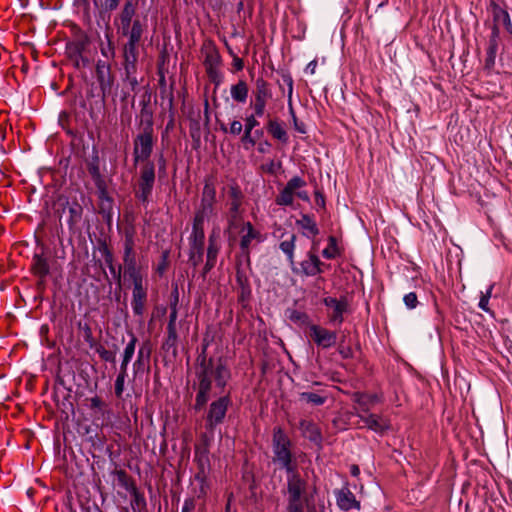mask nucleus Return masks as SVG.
<instances>
[{
  "label": "nucleus",
  "mask_w": 512,
  "mask_h": 512,
  "mask_svg": "<svg viewBox=\"0 0 512 512\" xmlns=\"http://www.w3.org/2000/svg\"><path fill=\"white\" fill-rule=\"evenodd\" d=\"M493 19L494 24H497L498 27L500 25L505 26L507 29L511 27V20L508 12L497 5L493 8Z\"/></svg>",
  "instance_id": "obj_29"
},
{
  "label": "nucleus",
  "mask_w": 512,
  "mask_h": 512,
  "mask_svg": "<svg viewBox=\"0 0 512 512\" xmlns=\"http://www.w3.org/2000/svg\"><path fill=\"white\" fill-rule=\"evenodd\" d=\"M359 417L364 426L375 432L382 433L389 427L387 421L378 415L365 413Z\"/></svg>",
  "instance_id": "obj_22"
},
{
  "label": "nucleus",
  "mask_w": 512,
  "mask_h": 512,
  "mask_svg": "<svg viewBox=\"0 0 512 512\" xmlns=\"http://www.w3.org/2000/svg\"><path fill=\"white\" fill-rule=\"evenodd\" d=\"M271 449L273 465L286 473L283 494L286 497L287 512H305L309 501L308 476L306 472L299 471L304 454L293 449L290 437L280 426L273 428Z\"/></svg>",
  "instance_id": "obj_1"
},
{
  "label": "nucleus",
  "mask_w": 512,
  "mask_h": 512,
  "mask_svg": "<svg viewBox=\"0 0 512 512\" xmlns=\"http://www.w3.org/2000/svg\"><path fill=\"white\" fill-rule=\"evenodd\" d=\"M138 57V48L123 49V66L125 71V81L127 82L132 91H135L139 85V82L136 77Z\"/></svg>",
  "instance_id": "obj_10"
},
{
  "label": "nucleus",
  "mask_w": 512,
  "mask_h": 512,
  "mask_svg": "<svg viewBox=\"0 0 512 512\" xmlns=\"http://www.w3.org/2000/svg\"><path fill=\"white\" fill-rule=\"evenodd\" d=\"M100 213L109 222L112 218L113 200L106 199L99 204Z\"/></svg>",
  "instance_id": "obj_41"
},
{
  "label": "nucleus",
  "mask_w": 512,
  "mask_h": 512,
  "mask_svg": "<svg viewBox=\"0 0 512 512\" xmlns=\"http://www.w3.org/2000/svg\"><path fill=\"white\" fill-rule=\"evenodd\" d=\"M241 233L240 247L243 252L247 253L249 251V247L253 240L261 241L260 232L257 231L250 222L243 224Z\"/></svg>",
  "instance_id": "obj_21"
},
{
  "label": "nucleus",
  "mask_w": 512,
  "mask_h": 512,
  "mask_svg": "<svg viewBox=\"0 0 512 512\" xmlns=\"http://www.w3.org/2000/svg\"><path fill=\"white\" fill-rule=\"evenodd\" d=\"M301 435L310 442L320 445L322 442V434L320 428L311 420L301 419L298 425Z\"/></svg>",
  "instance_id": "obj_19"
},
{
  "label": "nucleus",
  "mask_w": 512,
  "mask_h": 512,
  "mask_svg": "<svg viewBox=\"0 0 512 512\" xmlns=\"http://www.w3.org/2000/svg\"><path fill=\"white\" fill-rule=\"evenodd\" d=\"M195 480L200 483V494L198 496L200 497L201 495H205L206 494V489H205L206 477H205V473H204V469L203 468L201 469L200 472H198L196 474Z\"/></svg>",
  "instance_id": "obj_53"
},
{
  "label": "nucleus",
  "mask_w": 512,
  "mask_h": 512,
  "mask_svg": "<svg viewBox=\"0 0 512 512\" xmlns=\"http://www.w3.org/2000/svg\"><path fill=\"white\" fill-rule=\"evenodd\" d=\"M82 329L84 331V339H85V341L88 343L90 348H95L97 346V344H96L95 339L93 337L92 330H91L90 326L85 324L82 327Z\"/></svg>",
  "instance_id": "obj_50"
},
{
  "label": "nucleus",
  "mask_w": 512,
  "mask_h": 512,
  "mask_svg": "<svg viewBox=\"0 0 512 512\" xmlns=\"http://www.w3.org/2000/svg\"><path fill=\"white\" fill-rule=\"evenodd\" d=\"M111 274L114 276V278L117 280L118 284L121 283V269L122 267L119 266L118 270H116L114 265L108 266Z\"/></svg>",
  "instance_id": "obj_60"
},
{
  "label": "nucleus",
  "mask_w": 512,
  "mask_h": 512,
  "mask_svg": "<svg viewBox=\"0 0 512 512\" xmlns=\"http://www.w3.org/2000/svg\"><path fill=\"white\" fill-rule=\"evenodd\" d=\"M316 68H317V60L314 59L307 64V66L305 68V72L310 73V74H315Z\"/></svg>",
  "instance_id": "obj_63"
},
{
  "label": "nucleus",
  "mask_w": 512,
  "mask_h": 512,
  "mask_svg": "<svg viewBox=\"0 0 512 512\" xmlns=\"http://www.w3.org/2000/svg\"><path fill=\"white\" fill-rule=\"evenodd\" d=\"M130 361L131 360H129V359L122 358L119 374L126 375V376L128 375L127 374V368H128V364L130 363Z\"/></svg>",
  "instance_id": "obj_64"
},
{
  "label": "nucleus",
  "mask_w": 512,
  "mask_h": 512,
  "mask_svg": "<svg viewBox=\"0 0 512 512\" xmlns=\"http://www.w3.org/2000/svg\"><path fill=\"white\" fill-rule=\"evenodd\" d=\"M306 186V182L299 176L292 177L275 199L277 205L290 206L293 204L295 191Z\"/></svg>",
  "instance_id": "obj_12"
},
{
  "label": "nucleus",
  "mask_w": 512,
  "mask_h": 512,
  "mask_svg": "<svg viewBox=\"0 0 512 512\" xmlns=\"http://www.w3.org/2000/svg\"><path fill=\"white\" fill-rule=\"evenodd\" d=\"M155 183V166L152 162H146L140 170L138 188L135 197L142 203H147L152 194Z\"/></svg>",
  "instance_id": "obj_8"
},
{
  "label": "nucleus",
  "mask_w": 512,
  "mask_h": 512,
  "mask_svg": "<svg viewBox=\"0 0 512 512\" xmlns=\"http://www.w3.org/2000/svg\"><path fill=\"white\" fill-rule=\"evenodd\" d=\"M296 223L302 229L307 230L312 236H316L319 234L317 224L310 215L303 214L301 216V219L297 220Z\"/></svg>",
  "instance_id": "obj_30"
},
{
  "label": "nucleus",
  "mask_w": 512,
  "mask_h": 512,
  "mask_svg": "<svg viewBox=\"0 0 512 512\" xmlns=\"http://www.w3.org/2000/svg\"><path fill=\"white\" fill-rule=\"evenodd\" d=\"M219 235L215 232L209 236V243L206 254V263L203 269V275L210 272L216 265L217 256L220 251V244L218 243Z\"/></svg>",
  "instance_id": "obj_18"
},
{
  "label": "nucleus",
  "mask_w": 512,
  "mask_h": 512,
  "mask_svg": "<svg viewBox=\"0 0 512 512\" xmlns=\"http://www.w3.org/2000/svg\"><path fill=\"white\" fill-rule=\"evenodd\" d=\"M500 30L497 24H494L492 27L491 36L489 39V45H495L498 46V39H499Z\"/></svg>",
  "instance_id": "obj_55"
},
{
  "label": "nucleus",
  "mask_w": 512,
  "mask_h": 512,
  "mask_svg": "<svg viewBox=\"0 0 512 512\" xmlns=\"http://www.w3.org/2000/svg\"><path fill=\"white\" fill-rule=\"evenodd\" d=\"M124 276L129 277L132 282L143 279V276L137 267L136 256L134 253V237L132 232H127L124 240Z\"/></svg>",
  "instance_id": "obj_7"
},
{
  "label": "nucleus",
  "mask_w": 512,
  "mask_h": 512,
  "mask_svg": "<svg viewBox=\"0 0 512 512\" xmlns=\"http://www.w3.org/2000/svg\"><path fill=\"white\" fill-rule=\"evenodd\" d=\"M271 97L272 94L268 88L267 82L263 79H258L256 81V89L253 92V99L251 101V107L258 117H262L264 115L267 102Z\"/></svg>",
  "instance_id": "obj_11"
},
{
  "label": "nucleus",
  "mask_w": 512,
  "mask_h": 512,
  "mask_svg": "<svg viewBox=\"0 0 512 512\" xmlns=\"http://www.w3.org/2000/svg\"><path fill=\"white\" fill-rule=\"evenodd\" d=\"M309 335L317 346L323 349L333 347L337 342V333L323 328L319 325H311Z\"/></svg>",
  "instance_id": "obj_13"
},
{
  "label": "nucleus",
  "mask_w": 512,
  "mask_h": 512,
  "mask_svg": "<svg viewBox=\"0 0 512 512\" xmlns=\"http://www.w3.org/2000/svg\"><path fill=\"white\" fill-rule=\"evenodd\" d=\"M97 187V190H98V198H99V201H104L106 199H112L109 195H108V192H107V189H106V184L105 182L101 183L100 186H96Z\"/></svg>",
  "instance_id": "obj_56"
},
{
  "label": "nucleus",
  "mask_w": 512,
  "mask_h": 512,
  "mask_svg": "<svg viewBox=\"0 0 512 512\" xmlns=\"http://www.w3.org/2000/svg\"><path fill=\"white\" fill-rule=\"evenodd\" d=\"M241 142L244 144L245 147H247L246 145L254 146L256 144V139L252 135V133H249V131H244V134L241 138Z\"/></svg>",
  "instance_id": "obj_54"
},
{
  "label": "nucleus",
  "mask_w": 512,
  "mask_h": 512,
  "mask_svg": "<svg viewBox=\"0 0 512 512\" xmlns=\"http://www.w3.org/2000/svg\"><path fill=\"white\" fill-rule=\"evenodd\" d=\"M177 342V331L176 328H167V339L165 345L170 348L174 347Z\"/></svg>",
  "instance_id": "obj_51"
},
{
  "label": "nucleus",
  "mask_w": 512,
  "mask_h": 512,
  "mask_svg": "<svg viewBox=\"0 0 512 512\" xmlns=\"http://www.w3.org/2000/svg\"><path fill=\"white\" fill-rule=\"evenodd\" d=\"M195 500L193 498H187L184 500L181 512H194Z\"/></svg>",
  "instance_id": "obj_57"
},
{
  "label": "nucleus",
  "mask_w": 512,
  "mask_h": 512,
  "mask_svg": "<svg viewBox=\"0 0 512 512\" xmlns=\"http://www.w3.org/2000/svg\"><path fill=\"white\" fill-rule=\"evenodd\" d=\"M216 189L212 182H206L203 187L202 200L215 203Z\"/></svg>",
  "instance_id": "obj_39"
},
{
  "label": "nucleus",
  "mask_w": 512,
  "mask_h": 512,
  "mask_svg": "<svg viewBox=\"0 0 512 512\" xmlns=\"http://www.w3.org/2000/svg\"><path fill=\"white\" fill-rule=\"evenodd\" d=\"M335 496L337 505L340 509L345 511L360 509V502L356 500L355 495L348 488L336 490Z\"/></svg>",
  "instance_id": "obj_20"
},
{
  "label": "nucleus",
  "mask_w": 512,
  "mask_h": 512,
  "mask_svg": "<svg viewBox=\"0 0 512 512\" xmlns=\"http://www.w3.org/2000/svg\"><path fill=\"white\" fill-rule=\"evenodd\" d=\"M282 80H283L284 84H286L288 87V92H287L288 105L291 106L292 105V94H293V78L289 73H284V74H282Z\"/></svg>",
  "instance_id": "obj_44"
},
{
  "label": "nucleus",
  "mask_w": 512,
  "mask_h": 512,
  "mask_svg": "<svg viewBox=\"0 0 512 512\" xmlns=\"http://www.w3.org/2000/svg\"><path fill=\"white\" fill-rule=\"evenodd\" d=\"M136 343L137 337L133 333H131L130 340L124 348L122 358L132 360L133 355L135 353Z\"/></svg>",
  "instance_id": "obj_40"
},
{
  "label": "nucleus",
  "mask_w": 512,
  "mask_h": 512,
  "mask_svg": "<svg viewBox=\"0 0 512 512\" xmlns=\"http://www.w3.org/2000/svg\"><path fill=\"white\" fill-rule=\"evenodd\" d=\"M132 283V310L135 315L143 316L145 311V304L147 301V288L144 286V279H139V281Z\"/></svg>",
  "instance_id": "obj_15"
},
{
  "label": "nucleus",
  "mask_w": 512,
  "mask_h": 512,
  "mask_svg": "<svg viewBox=\"0 0 512 512\" xmlns=\"http://www.w3.org/2000/svg\"><path fill=\"white\" fill-rule=\"evenodd\" d=\"M32 269L34 274L41 278L47 276L49 273V265L47 260L40 255H34Z\"/></svg>",
  "instance_id": "obj_26"
},
{
  "label": "nucleus",
  "mask_w": 512,
  "mask_h": 512,
  "mask_svg": "<svg viewBox=\"0 0 512 512\" xmlns=\"http://www.w3.org/2000/svg\"><path fill=\"white\" fill-rule=\"evenodd\" d=\"M493 287H494V285H490L487 288L486 292H481V297H480V300L478 303V307L485 312H490L489 300L492 295Z\"/></svg>",
  "instance_id": "obj_37"
},
{
  "label": "nucleus",
  "mask_w": 512,
  "mask_h": 512,
  "mask_svg": "<svg viewBox=\"0 0 512 512\" xmlns=\"http://www.w3.org/2000/svg\"><path fill=\"white\" fill-rule=\"evenodd\" d=\"M137 9V0H126L119 14L118 29L127 37L123 49L138 48L145 30V23L139 18H134Z\"/></svg>",
  "instance_id": "obj_3"
},
{
  "label": "nucleus",
  "mask_w": 512,
  "mask_h": 512,
  "mask_svg": "<svg viewBox=\"0 0 512 512\" xmlns=\"http://www.w3.org/2000/svg\"><path fill=\"white\" fill-rule=\"evenodd\" d=\"M239 207H240V201L233 200L231 202L230 211H231L233 219H236V217L238 215Z\"/></svg>",
  "instance_id": "obj_61"
},
{
  "label": "nucleus",
  "mask_w": 512,
  "mask_h": 512,
  "mask_svg": "<svg viewBox=\"0 0 512 512\" xmlns=\"http://www.w3.org/2000/svg\"><path fill=\"white\" fill-rule=\"evenodd\" d=\"M206 219L207 218H205V217L195 213L191 235L205 236V234H204V222H205Z\"/></svg>",
  "instance_id": "obj_36"
},
{
  "label": "nucleus",
  "mask_w": 512,
  "mask_h": 512,
  "mask_svg": "<svg viewBox=\"0 0 512 512\" xmlns=\"http://www.w3.org/2000/svg\"><path fill=\"white\" fill-rule=\"evenodd\" d=\"M154 146V130L153 121L148 118L142 122L141 131L137 134L133 141V157L134 162L146 161L151 156Z\"/></svg>",
  "instance_id": "obj_5"
},
{
  "label": "nucleus",
  "mask_w": 512,
  "mask_h": 512,
  "mask_svg": "<svg viewBox=\"0 0 512 512\" xmlns=\"http://www.w3.org/2000/svg\"><path fill=\"white\" fill-rule=\"evenodd\" d=\"M96 352L99 354L100 358L109 363H115L116 361V352L106 349L103 345L98 344L95 347Z\"/></svg>",
  "instance_id": "obj_34"
},
{
  "label": "nucleus",
  "mask_w": 512,
  "mask_h": 512,
  "mask_svg": "<svg viewBox=\"0 0 512 512\" xmlns=\"http://www.w3.org/2000/svg\"><path fill=\"white\" fill-rule=\"evenodd\" d=\"M323 303L332 310L328 315L330 322L341 324L344 321L343 315L348 309V302L346 298L337 299L333 297H326L324 298Z\"/></svg>",
  "instance_id": "obj_16"
},
{
  "label": "nucleus",
  "mask_w": 512,
  "mask_h": 512,
  "mask_svg": "<svg viewBox=\"0 0 512 512\" xmlns=\"http://www.w3.org/2000/svg\"><path fill=\"white\" fill-rule=\"evenodd\" d=\"M177 303H178V296L175 297L174 302L171 304V311L169 314V322L167 325V328H176V321H177Z\"/></svg>",
  "instance_id": "obj_45"
},
{
  "label": "nucleus",
  "mask_w": 512,
  "mask_h": 512,
  "mask_svg": "<svg viewBox=\"0 0 512 512\" xmlns=\"http://www.w3.org/2000/svg\"><path fill=\"white\" fill-rule=\"evenodd\" d=\"M329 265H326L322 262L319 256L316 253V250L312 247L307 253L305 259L299 262L298 266L291 265V270L293 273L305 277H314L318 274L324 272L325 268H328Z\"/></svg>",
  "instance_id": "obj_6"
},
{
  "label": "nucleus",
  "mask_w": 512,
  "mask_h": 512,
  "mask_svg": "<svg viewBox=\"0 0 512 512\" xmlns=\"http://www.w3.org/2000/svg\"><path fill=\"white\" fill-rule=\"evenodd\" d=\"M126 375L118 374L115 380V395L118 398L122 397V394L124 392V386H125V380Z\"/></svg>",
  "instance_id": "obj_46"
},
{
  "label": "nucleus",
  "mask_w": 512,
  "mask_h": 512,
  "mask_svg": "<svg viewBox=\"0 0 512 512\" xmlns=\"http://www.w3.org/2000/svg\"><path fill=\"white\" fill-rule=\"evenodd\" d=\"M74 62L75 67L80 68L81 66H86L88 64V59L84 56H81V58H72L71 59Z\"/></svg>",
  "instance_id": "obj_62"
},
{
  "label": "nucleus",
  "mask_w": 512,
  "mask_h": 512,
  "mask_svg": "<svg viewBox=\"0 0 512 512\" xmlns=\"http://www.w3.org/2000/svg\"><path fill=\"white\" fill-rule=\"evenodd\" d=\"M498 46L489 45L486 52L485 58V69L491 70L495 66L496 54H497Z\"/></svg>",
  "instance_id": "obj_35"
},
{
  "label": "nucleus",
  "mask_w": 512,
  "mask_h": 512,
  "mask_svg": "<svg viewBox=\"0 0 512 512\" xmlns=\"http://www.w3.org/2000/svg\"><path fill=\"white\" fill-rule=\"evenodd\" d=\"M120 0H105L104 8L106 11H114L118 8Z\"/></svg>",
  "instance_id": "obj_59"
},
{
  "label": "nucleus",
  "mask_w": 512,
  "mask_h": 512,
  "mask_svg": "<svg viewBox=\"0 0 512 512\" xmlns=\"http://www.w3.org/2000/svg\"><path fill=\"white\" fill-rule=\"evenodd\" d=\"M248 84L244 80H239L230 88V94L234 101L238 103H245L248 97Z\"/></svg>",
  "instance_id": "obj_24"
},
{
  "label": "nucleus",
  "mask_w": 512,
  "mask_h": 512,
  "mask_svg": "<svg viewBox=\"0 0 512 512\" xmlns=\"http://www.w3.org/2000/svg\"><path fill=\"white\" fill-rule=\"evenodd\" d=\"M340 255V249L337 245V239L334 236L328 237V246L323 249L322 256L326 259H334Z\"/></svg>",
  "instance_id": "obj_33"
},
{
  "label": "nucleus",
  "mask_w": 512,
  "mask_h": 512,
  "mask_svg": "<svg viewBox=\"0 0 512 512\" xmlns=\"http://www.w3.org/2000/svg\"><path fill=\"white\" fill-rule=\"evenodd\" d=\"M189 263L193 267H197L203 259L205 236L190 235L189 236Z\"/></svg>",
  "instance_id": "obj_17"
},
{
  "label": "nucleus",
  "mask_w": 512,
  "mask_h": 512,
  "mask_svg": "<svg viewBox=\"0 0 512 512\" xmlns=\"http://www.w3.org/2000/svg\"><path fill=\"white\" fill-rule=\"evenodd\" d=\"M232 405L230 394H222L210 402L205 414V429L213 435L216 427L223 424L229 407Z\"/></svg>",
  "instance_id": "obj_4"
},
{
  "label": "nucleus",
  "mask_w": 512,
  "mask_h": 512,
  "mask_svg": "<svg viewBox=\"0 0 512 512\" xmlns=\"http://www.w3.org/2000/svg\"><path fill=\"white\" fill-rule=\"evenodd\" d=\"M298 400L301 403H305L311 406H321L323 405L328 397V391L323 387L321 382H313L311 385L306 387V390L299 391L297 393Z\"/></svg>",
  "instance_id": "obj_9"
},
{
  "label": "nucleus",
  "mask_w": 512,
  "mask_h": 512,
  "mask_svg": "<svg viewBox=\"0 0 512 512\" xmlns=\"http://www.w3.org/2000/svg\"><path fill=\"white\" fill-rule=\"evenodd\" d=\"M89 402V407L91 410L98 413H103L104 402L101 400L100 397L94 396L89 399Z\"/></svg>",
  "instance_id": "obj_49"
},
{
  "label": "nucleus",
  "mask_w": 512,
  "mask_h": 512,
  "mask_svg": "<svg viewBox=\"0 0 512 512\" xmlns=\"http://www.w3.org/2000/svg\"><path fill=\"white\" fill-rule=\"evenodd\" d=\"M266 128L273 138L283 143L288 141L287 132L277 119H269Z\"/></svg>",
  "instance_id": "obj_23"
},
{
  "label": "nucleus",
  "mask_w": 512,
  "mask_h": 512,
  "mask_svg": "<svg viewBox=\"0 0 512 512\" xmlns=\"http://www.w3.org/2000/svg\"><path fill=\"white\" fill-rule=\"evenodd\" d=\"M257 117L258 116L253 113L245 118L244 131H249V133H252V130L259 125Z\"/></svg>",
  "instance_id": "obj_48"
},
{
  "label": "nucleus",
  "mask_w": 512,
  "mask_h": 512,
  "mask_svg": "<svg viewBox=\"0 0 512 512\" xmlns=\"http://www.w3.org/2000/svg\"><path fill=\"white\" fill-rule=\"evenodd\" d=\"M206 349L207 344L203 345L195 363V411H201L213 396L222 394L231 379V371L225 361L219 358L215 362L213 358H208Z\"/></svg>",
  "instance_id": "obj_2"
},
{
  "label": "nucleus",
  "mask_w": 512,
  "mask_h": 512,
  "mask_svg": "<svg viewBox=\"0 0 512 512\" xmlns=\"http://www.w3.org/2000/svg\"><path fill=\"white\" fill-rule=\"evenodd\" d=\"M118 484L129 493L137 490V487L132 478L124 470H116L115 472Z\"/></svg>",
  "instance_id": "obj_28"
},
{
  "label": "nucleus",
  "mask_w": 512,
  "mask_h": 512,
  "mask_svg": "<svg viewBox=\"0 0 512 512\" xmlns=\"http://www.w3.org/2000/svg\"><path fill=\"white\" fill-rule=\"evenodd\" d=\"M403 302L408 309L416 308L418 305V298L416 293L410 292L408 294H405L403 297Z\"/></svg>",
  "instance_id": "obj_47"
},
{
  "label": "nucleus",
  "mask_w": 512,
  "mask_h": 512,
  "mask_svg": "<svg viewBox=\"0 0 512 512\" xmlns=\"http://www.w3.org/2000/svg\"><path fill=\"white\" fill-rule=\"evenodd\" d=\"M96 77L103 97H105L111 92L112 86L114 84V76L111 71V64L108 61H97Z\"/></svg>",
  "instance_id": "obj_14"
},
{
  "label": "nucleus",
  "mask_w": 512,
  "mask_h": 512,
  "mask_svg": "<svg viewBox=\"0 0 512 512\" xmlns=\"http://www.w3.org/2000/svg\"><path fill=\"white\" fill-rule=\"evenodd\" d=\"M130 494L132 496L130 504L133 512H147V503L144 495L138 489Z\"/></svg>",
  "instance_id": "obj_27"
},
{
  "label": "nucleus",
  "mask_w": 512,
  "mask_h": 512,
  "mask_svg": "<svg viewBox=\"0 0 512 512\" xmlns=\"http://www.w3.org/2000/svg\"><path fill=\"white\" fill-rule=\"evenodd\" d=\"M106 43L101 42L100 44V52L101 55L105 58L104 61H112L115 58V46L111 40V37L106 34Z\"/></svg>",
  "instance_id": "obj_32"
},
{
  "label": "nucleus",
  "mask_w": 512,
  "mask_h": 512,
  "mask_svg": "<svg viewBox=\"0 0 512 512\" xmlns=\"http://www.w3.org/2000/svg\"><path fill=\"white\" fill-rule=\"evenodd\" d=\"M145 355L147 357H149L150 355V350L147 349V351H145V346L143 345L142 347H140L139 351H138V355H137V360L134 362L133 364V367L134 368H140L143 364V359L145 357Z\"/></svg>",
  "instance_id": "obj_52"
},
{
  "label": "nucleus",
  "mask_w": 512,
  "mask_h": 512,
  "mask_svg": "<svg viewBox=\"0 0 512 512\" xmlns=\"http://www.w3.org/2000/svg\"><path fill=\"white\" fill-rule=\"evenodd\" d=\"M213 211H214V203L201 199L200 207L196 211V214L209 219L212 216Z\"/></svg>",
  "instance_id": "obj_38"
},
{
  "label": "nucleus",
  "mask_w": 512,
  "mask_h": 512,
  "mask_svg": "<svg viewBox=\"0 0 512 512\" xmlns=\"http://www.w3.org/2000/svg\"><path fill=\"white\" fill-rule=\"evenodd\" d=\"M87 46V40H78L73 43L68 44L67 53L69 58H81L83 56V51Z\"/></svg>",
  "instance_id": "obj_31"
},
{
  "label": "nucleus",
  "mask_w": 512,
  "mask_h": 512,
  "mask_svg": "<svg viewBox=\"0 0 512 512\" xmlns=\"http://www.w3.org/2000/svg\"><path fill=\"white\" fill-rule=\"evenodd\" d=\"M296 238L297 237L295 234H291L288 239L283 240L279 245V248L286 255L290 265H294V250Z\"/></svg>",
  "instance_id": "obj_25"
},
{
  "label": "nucleus",
  "mask_w": 512,
  "mask_h": 512,
  "mask_svg": "<svg viewBox=\"0 0 512 512\" xmlns=\"http://www.w3.org/2000/svg\"><path fill=\"white\" fill-rule=\"evenodd\" d=\"M242 129L243 125L241 124V122L238 120H234L230 125L229 133H231L232 135H239L242 132Z\"/></svg>",
  "instance_id": "obj_58"
},
{
  "label": "nucleus",
  "mask_w": 512,
  "mask_h": 512,
  "mask_svg": "<svg viewBox=\"0 0 512 512\" xmlns=\"http://www.w3.org/2000/svg\"><path fill=\"white\" fill-rule=\"evenodd\" d=\"M88 172L91 175L96 186H100L101 183L105 182L99 169L98 163H90L88 165Z\"/></svg>",
  "instance_id": "obj_42"
},
{
  "label": "nucleus",
  "mask_w": 512,
  "mask_h": 512,
  "mask_svg": "<svg viewBox=\"0 0 512 512\" xmlns=\"http://www.w3.org/2000/svg\"><path fill=\"white\" fill-rule=\"evenodd\" d=\"M207 73H212L214 68L219 64V56L217 53H209L206 56L205 62Z\"/></svg>",
  "instance_id": "obj_43"
}]
</instances>
